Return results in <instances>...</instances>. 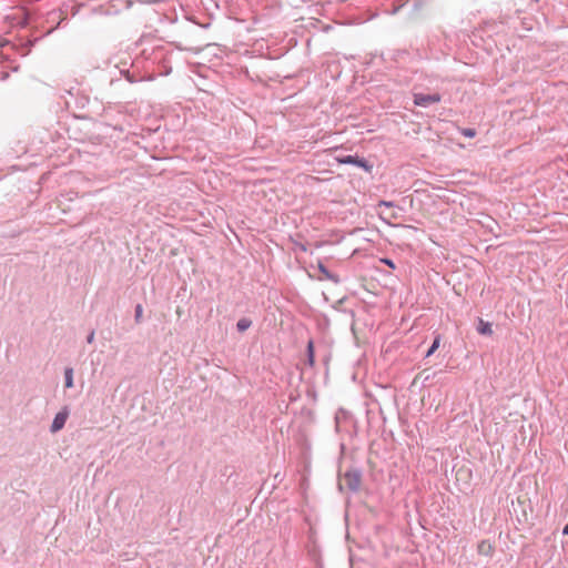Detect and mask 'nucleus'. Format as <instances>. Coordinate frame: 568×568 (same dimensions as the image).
<instances>
[{
    "label": "nucleus",
    "instance_id": "f257e3e1",
    "mask_svg": "<svg viewBox=\"0 0 568 568\" xmlns=\"http://www.w3.org/2000/svg\"><path fill=\"white\" fill-rule=\"evenodd\" d=\"M442 100V95L439 93H414V103L417 106L428 108L432 104L438 103Z\"/></svg>",
    "mask_w": 568,
    "mask_h": 568
},
{
    "label": "nucleus",
    "instance_id": "f03ea898",
    "mask_svg": "<svg viewBox=\"0 0 568 568\" xmlns=\"http://www.w3.org/2000/svg\"><path fill=\"white\" fill-rule=\"evenodd\" d=\"M68 416H69V410L67 407H64L62 410H60L54 416L53 422L50 426V432L54 434V433L61 430L65 425Z\"/></svg>",
    "mask_w": 568,
    "mask_h": 568
},
{
    "label": "nucleus",
    "instance_id": "7ed1b4c3",
    "mask_svg": "<svg viewBox=\"0 0 568 568\" xmlns=\"http://www.w3.org/2000/svg\"><path fill=\"white\" fill-rule=\"evenodd\" d=\"M346 485L353 491H356L361 485V476L357 473H346L345 475Z\"/></svg>",
    "mask_w": 568,
    "mask_h": 568
},
{
    "label": "nucleus",
    "instance_id": "20e7f679",
    "mask_svg": "<svg viewBox=\"0 0 568 568\" xmlns=\"http://www.w3.org/2000/svg\"><path fill=\"white\" fill-rule=\"evenodd\" d=\"M477 332L481 335H491L493 334L491 324L489 322L479 320V323L477 326Z\"/></svg>",
    "mask_w": 568,
    "mask_h": 568
},
{
    "label": "nucleus",
    "instance_id": "39448f33",
    "mask_svg": "<svg viewBox=\"0 0 568 568\" xmlns=\"http://www.w3.org/2000/svg\"><path fill=\"white\" fill-rule=\"evenodd\" d=\"M477 550L480 555L490 556L493 554V546L488 541H480L478 544Z\"/></svg>",
    "mask_w": 568,
    "mask_h": 568
},
{
    "label": "nucleus",
    "instance_id": "423d86ee",
    "mask_svg": "<svg viewBox=\"0 0 568 568\" xmlns=\"http://www.w3.org/2000/svg\"><path fill=\"white\" fill-rule=\"evenodd\" d=\"M64 386H65V388L73 387V368L72 367L64 368Z\"/></svg>",
    "mask_w": 568,
    "mask_h": 568
},
{
    "label": "nucleus",
    "instance_id": "0eeeda50",
    "mask_svg": "<svg viewBox=\"0 0 568 568\" xmlns=\"http://www.w3.org/2000/svg\"><path fill=\"white\" fill-rule=\"evenodd\" d=\"M252 325V321L250 318H246V317H242L237 321L236 323V328L239 332H245L246 329H248Z\"/></svg>",
    "mask_w": 568,
    "mask_h": 568
},
{
    "label": "nucleus",
    "instance_id": "6e6552de",
    "mask_svg": "<svg viewBox=\"0 0 568 568\" xmlns=\"http://www.w3.org/2000/svg\"><path fill=\"white\" fill-rule=\"evenodd\" d=\"M440 345V335H436L430 347L428 348L427 353H426V356L429 357L430 355H433L436 349L439 347Z\"/></svg>",
    "mask_w": 568,
    "mask_h": 568
},
{
    "label": "nucleus",
    "instance_id": "1a4fd4ad",
    "mask_svg": "<svg viewBox=\"0 0 568 568\" xmlns=\"http://www.w3.org/2000/svg\"><path fill=\"white\" fill-rule=\"evenodd\" d=\"M314 344L313 341L307 343V362L311 366L314 365Z\"/></svg>",
    "mask_w": 568,
    "mask_h": 568
},
{
    "label": "nucleus",
    "instance_id": "9d476101",
    "mask_svg": "<svg viewBox=\"0 0 568 568\" xmlns=\"http://www.w3.org/2000/svg\"><path fill=\"white\" fill-rule=\"evenodd\" d=\"M121 73L125 75L126 80L131 83L138 82L140 79L135 75L134 72L130 70H121Z\"/></svg>",
    "mask_w": 568,
    "mask_h": 568
},
{
    "label": "nucleus",
    "instance_id": "9b49d317",
    "mask_svg": "<svg viewBox=\"0 0 568 568\" xmlns=\"http://www.w3.org/2000/svg\"><path fill=\"white\" fill-rule=\"evenodd\" d=\"M355 161H356V156H354V155H346L343 158H338V162L343 163V164H353L354 165Z\"/></svg>",
    "mask_w": 568,
    "mask_h": 568
},
{
    "label": "nucleus",
    "instance_id": "f8f14e48",
    "mask_svg": "<svg viewBox=\"0 0 568 568\" xmlns=\"http://www.w3.org/2000/svg\"><path fill=\"white\" fill-rule=\"evenodd\" d=\"M356 166L364 168L365 170H368L371 166L367 164V161L364 159H361L356 156L355 164Z\"/></svg>",
    "mask_w": 568,
    "mask_h": 568
},
{
    "label": "nucleus",
    "instance_id": "ddd939ff",
    "mask_svg": "<svg viewBox=\"0 0 568 568\" xmlns=\"http://www.w3.org/2000/svg\"><path fill=\"white\" fill-rule=\"evenodd\" d=\"M462 134L466 138H474L476 135V131L470 128H466L462 130Z\"/></svg>",
    "mask_w": 568,
    "mask_h": 568
},
{
    "label": "nucleus",
    "instance_id": "4468645a",
    "mask_svg": "<svg viewBox=\"0 0 568 568\" xmlns=\"http://www.w3.org/2000/svg\"><path fill=\"white\" fill-rule=\"evenodd\" d=\"M142 314H144V311H142V304H136L135 306V320L140 321L142 317Z\"/></svg>",
    "mask_w": 568,
    "mask_h": 568
},
{
    "label": "nucleus",
    "instance_id": "2eb2a0df",
    "mask_svg": "<svg viewBox=\"0 0 568 568\" xmlns=\"http://www.w3.org/2000/svg\"><path fill=\"white\" fill-rule=\"evenodd\" d=\"M142 314H144V311H142V304H136L135 306V320L140 321L142 317Z\"/></svg>",
    "mask_w": 568,
    "mask_h": 568
},
{
    "label": "nucleus",
    "instance_id": "dca6fc26",
    "mask_svg": "<svg viewBox=\"0 0 568 568\" xmlns=\"http://www.w3.org/2000/svg\"><path fill=\"white\" fill-rule=\"evenodd\" d=\"M382 262H383L384 264H386L387 266H389V267H392V268H395V264H394V262H393L392 260H389V258H384V260H382Z\"/></svg>",
    "mask_w": 568,
    "mask_h": 568
},
{
    "label": "nucleus",
    "instance_id": "f3484780",
    "mask_svg": "<svg viewBox=\"0 0 568 568\" xmlns=\"http://www.w3.org/2000/svg\"><path fill=\"white\" fill-rule=\"evenodd\" d=\"M94 341V332L92 331L88 336H87V342L89 344L93 343Z\"/></svg>",
    "mask_w": 568,
    "mask_h": 568
},
{
    "label": "nucleus",
    "instance_id": "a211bd4d",
    "mask_svg": "<svg viewBox=\"0 0 568 568\" xmlns=\"http://www.w3.org/2000/svg\"><path fill=\"white\" fill-rule=\"evenodd\" d=\"M320 268H321L322 273H324L328 278H332V275L323 265H321Z\"/></svg>",
    "mask_w": 568,
    "mask_h": 568
},
{
    "label": "nucleus",
    "instance_id": "6ab92c4d",
    "mask_svg": "<svg viewBox=\"0 0 568 568\" xmlns=\"http://www.w3.org/2000/svg\"><path fill=\"white\" fill-rule=\"evenodd\" d=\"M379 205H384V206L390 207V206H393V203L392 202L382 201L379 203Z\"/></svg>",
    "mask_w": 568,
    "mask_h": 568
},
{
    "label": "nucleus",
    "instance_id": "aec40b11",
    "mask_svg": "<svg viewBox=\"0 0 568 568\" xmlns=\"http://www.w3.org/2000/svg\"><path fill=\"white\" fill-rule=\"evenodd\" d=\"M145 68H146V67L144 65V69H145ZM153 79H154L153 74H151V75H146V74L144 73L143 81H146V80H153Z\"/></svg>",
    "mask_w": 568,
    "mask_h": 568
},
{
    "label": "nucleus",
    "instance_id": "412c9836",
    "mask_svg": "<svg viewBox=\"0 0 568 568\" xmlns=\"http://www.w3.org/2000/svg\"><path fill=\"white\" fill-rule=\"evenodd\" d=\"M562 534L568 536V523L566 524V526L564 527L562 529Z\"/></svg>",
    "mask_w": 568,
    "mask_h": 568
}]
</instances>
